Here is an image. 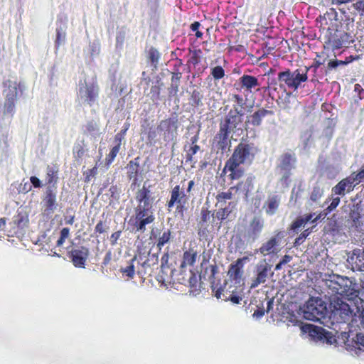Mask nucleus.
<instances>
[{"label":"nucleus","mask_w":364,"mask_h":364,"mask_svg":"<svg viewBox=\"0 0 364 364\" xmlns=\"http://www.w3.org/2000/svg\"><path fill=\"white\" fill-rule=\"evenodd\" d=\"M340 202H341V198H340L339 196L333 198L331 200V203L326 208V211H327V213H330L333 210H335L337 208V206L339 205Z\"/></svg>","instance_id":"052dcab7"},{"label":"nucleus","mask_w":364,"mask_h":364,"mask_svg":"<svg viewBox=\"0 0 364 364\" xmlns=\"http://www.w3.org/2000/svg\"><path fill=\"white\" fill-rule=\"evenodd\" d=\"M146 225H148V223L144 218H142V219L130 218L128 221V225L131 227V229L129 230L131 232H144Z\"/></svg>","instance_id":"c85d7f7f"},{"label":"nucleus","mask_w":364,"mask_h":364,"mask_svg":"<svg viewBox=\"0 0 364 364\" xmlns=\"http://www.w3.org/2000/svg\"><path fill=\"white\" fill-rule=\"evenodd\" d=\"M239 84L241 89L252 92V89L260 85L257 77L250 75H243L239 78Z\"/></svg>","instance_id":"393cba45"},{"label":"nucleus","mask_w":364,"mask_h":364,"mask_svg":"<svg viewBox=\"0 0 364 364\" xmlns=\"http://www.w3.org/2000/svg\"><path fill=\"white\" fill-rule=\"evenodd\" d=\"M4 87V95H5V101L16 102L18 95V92H23L25 90V85L21 82L11 81L7 80L3 82Z\"/></svg>","instance_id":"f3484780"},{"label":"nucleus","mask_w":364,"mask_h":364,"mask_svg":"<svg viewBox=\"0 0 364 364\" xmlns=\"http://www.w3.org/2000/svg\"><path fill=\"white\" fill-rule=\"evenodd\" d=\"M339 338H341V340H343L344 344H345V346H346V349L347 350H350V349H351V346H350V341H351V338H350V334L348 332H341L340 336H338Z\"/></svg>","instance_id":"6e6d98bb"},{"label":"nucleus","mask_w":364,"mask_h":364,"mask_svg":"<svg viewBox=\"0 0 364 364\" xmlns=\"http://www.w3.org/2000/svg\"><path fill=\"white\" fill-rule=\"evenodd\" d=\"M274 112L268 110L264 108H259L255 111L252 114L246 116L245 121V129L247 132L251 133L253 132L255 134V130L250 128V125L253 127H259L262 125L263 119L267 115H273Z\"/></svg>","instance_id":"ddd939ff"},{"label":"nucleus","mask_w":364,"mask_h":364,"mask_svg":"<svg viewBox=\"0 0 364 364\" xmlns=\"http://www.w3.org/2000/svg\"><path fill=\"white\" fill-rule=\"evenodd\" d=\"M183 117L184 116L179 118L178 113L174 111L171 112L168 118L161 120L157 127L159 130L164 132L163 139L164 141H173V150L177 141L178 129Z\"/></svg>","instance_id":"39448f33"},{"label":"nucleus","mask_w":364,"mask_h":364,"mask_svg":"<svg viewBox=\"0 0 364 364\" xmlns=\"http://www.w3.org/2000/svg\"><path fill=\"white\" fill-rule=\"evenodd\" d=\"M229 135L230 134L228 132L220 129V133L216 136V137L218 136L219 140L214 146L215 149H217V153L220 151L222 155L224 154L228 145Z\"/></svg>","instance_id":"c756f323"},{"label":"nucleus","mask_w":364,"mask_h":364,"mask_svg":"<svg viewBox=\"0 0 364 364\" xmlns=\"http://www.w3.org/2000/svg\"><path fill=\"white\" fill-rule=\"evenodd\" d=\"M68 28V18L63 14H60L58 16L56 21V28H55V48L56 50L58 48L64 45L66 41V31Z\"/></svg>","instance_id":"dca6fc26"},{"label":"nucleus","mask_w":364,"mask_h":364,"mask_svg":"<svg viewBox=\"0 0 364 364\" xmlns=\"http://www.w3.org/2000/svg\"><path fill=\"white\" fill-rule=\"evenodd\" d=\"M339 68L338 59L335 58L328 60L327 64L321 69V72L326 76H328L333 72L338 70Z\"/></svg>","instance_id":"4c0bfd02"},{"label":"nucleus","mask_w":364,"mask_h":364,"mask_svg":"<svg viewBox=\"0 0 364 364\" xmlns=\"http://www.w3.org/2000/svg\"><path fill=\"white\" fill-rule=\"evenodd\" d=\"M160 58L161 53L159 51L154 47H150L148 50V60L151 63L153 71L157 70Z\"/></svg>","instance_id":"473e14b6"},{"label":"nucleus","mask_w":364,"mask_h":364,"mask_svg":"<svg viewBox=\"0 0 364 364\" xmlns=\"http://www.w3.org/2000/svg\"><path fill=\"white\" fill-rule=\"evenodd\" d=\"M347 261L352 265L353 271L364 272V248L354 249Z\"/></svg>","instance_id":"4be33fe9"},{"label":"nucleus","mask_w":364,"mask_h":364,"mask_svg":"<svg viewBox=\"0 0 364 364\" xmlns=\"http://www.w3.org/2000/svg\"><path fill=\"white\" fill-rule=\"evenodd\" d=\"M301 331L306 333L309 339L316 343H326L328 345L337 344V339L332 332L327 331L323 327L313 324L303 325Z\"/></svg>","instance_id":"423d86ee"},{"label":"nucleus","mask_w":364,"mask_h":364,"mask_svg":"<svg viewBox=\"0 0 364 364\" xmlns=\"http://www.w3.org/2000/svg\"><path fill=\"white\" fill-rule=\"evenodd\" d=\"M264 228V220L259 216H254L247 230V241L254 242L259 237Z\"/></svg>","instance_id":"aec40b11"},{"label":"nucleus","mask_w":364,"mask_h":364,"mask_svg":"<svg viewBox=\"0 0 364 364\" xmlns=\"http://www.w3.org/2000/svg\"><path fill=\"white\" fill-rule=\"evenodd\" d=\"M203 94L201 90H198V88H195L191 92V96L189 98V104L195 107H200L203 106Z\"/></svg>","instance_id":"7c9ffc66"},{"label":"nucleus","mask_w":364,"mask_h":364,"mask_svg":"<svg viewBox=\"0 0 364 364\" xmlns=\"http://www.w3.org/2000/svg\"><path fill=\"white\" fill-rule=\"evenodd\" d=\"M13 222L18 229L23 230L28 228L29 225L28 213L23 209L18 208L16 215L13 218Z\"/></svg>","instance_id":"a878e982"},{"label":"nucleus","mask_w":364,"mask_h":364,"mask_svg":"<svg viewBox=\"0 0 364 364\" xmlns=\"http://www.w3.org/2000/svg\"><path fill=\"white\" fill-rule=\"evenodd\" d=\"M314 128L309 127L301 134L300 140L303 149L306 150L310 147V144L313 141Z\"/></svg>","instance_id":"72a5a7b5"},{"label":"nucleus","mask_w":364,"mask_h":364,"mask_svg":"<svg viewBox=\"0 0 364 364\" xmlns=\"http://www.w3.org/2000/svg\"><path fill=\"white\" fill-rule=\"evenodd\" d=\"M292 259V257L289 255H285L282 257L279 262L275 265L274 270H280L282 268V266L289 263Z\"/></svg>","instance_id":"bf43d9fd"},{"label":"nucleus","mask_w":364,"mask_h":364,"mask_svg":"<svg viewBox=\"0 0 364 364\" xmlns=\"http://www.w3.org/2000/svg\"><path fill=\"white\" fill-rule=\"evenodd\" d=\"M327 287L332 289L336 294L346 297L351 300L357 297L359 294V286L353 277H348L338 274H332L326 281Z\"/></svg>","instance_id":"f257e3e1"},{"label":"nucleus","mask_w":364,"mask_h":364,"mask_svg":"<svg viewBox=\"0 0 364 364\" xmlns=\"http://www.w3.org/2000/svg\"><path fill=\"white\" fill-rule=\"evenodd\" d=\"M84 146V141H80L76 142L73 148L74 158L75 159V161L79 164L81 162L82 156L85 152Z\"/></svg>","instance_id":"58836bf2"},{"label":"nucleus","mask_w":364,"mask_h":364,"mask_svg":"<svg viewBox=\"0 0 364 364\" xmlns=\"http://www.w3.org/2000/svg\"><path fill=\"white\" fill-rule=\"evenodd\" d=\"M323 188L318 183H315L311 193V200L317 202L323 196Z\"/></svg>","instance_id":"a19ab883"},{"label":"nucleus","mask_w":364,"mask_h":364,"mask_svg":"<svg viewBox=\"0 0 364 364\" xmlns=\"http://www.w3.org/2000/svg\"><path fill=\"white\" fill-rule=\"evenodd\" d=\"M279 205V199L277 196H272L267 201V213L273 215L276 213Z\"/></svg>","instance_id":"ea45409f"},{"label":"nucleus","mask_w":364,"mask_h":364,"mask_svg":"<svg viewBox=\"0 0 364 364\" xmlns=\"http://www.w3.org/2000/svg\"><path fill=\"white\" fill-rule=\"evenodd\" d=\"M242 121L241 114L237 112V107L234 106L233 109H230L225 116L224 121L220 124V129L228 134H230L232 132H235L237 130L242 131V129L238 126Z\"/></svg>","instance_id":"f8f14e48"},{"label":"nucleus","mask_w":364,"mask_h":364,"mask_svg":"<svg viewBox=\"0 0 364 364\" xmlns=\"http://www.w3.org/2000/svg\"><path fill=\"white\" fill-rule=\"evenodd\" d=\"M120 149V146L119 144H115L112 149L110 150L107 157L106 158V165L109 166L112 161H114V158L116 157L117 153L119 152Z\"/></svg>","instance_id":"8fccbe9b"},{"label":"nucleus","mask_w":364,"mask_h":364,"mask_svg":"<svg viewBox=\"0 0 364 364\" xmlns=\"http://www.w3.org/2000/svg\"><path fill=\"white\" fill-rule=\"evenodd\" d=\"M355 309H352L349 304L338 299L331 303L328 311V319L336 323H346L350 318L355 320L354 316Z\"/></svg>","instance_id":"20e7f679"},{"label":"nucleus","mask_w":364,"mask_h":364,"mask_svg":"<svg viewBox=\"0 0 364 364\" xmlns=\"http://www.w3.org/2000/svg\"><path fill=\"white\" fill-rule=\"evenodd\" d=\"M58 177L55 175V171L51 168H48L47 171V177H46V184L48 186L55 185L57 183Z\"/></svg>","instance_id":"3c124183"},{"label":"nucleus","mask_w":364,"mask_h":364,"mask_svg":"<svg viewBox=\"0 0 364 364\" xmlns=\"http://www.w3.org/2000/svg\"><path fill=\"white\" fill-rule=\"evenodd\" d=\"M90 54L92 56L97 55L100 53V45L98 41H95L90 44Z\"/></svg>","instance_id":"69168bd1"},{"label":"nucleus","mask_w":364,"mask_h":364,"mask_svg":"<svg viewBox=\"0 0 364 364\" xmlns=\"http://www.w3.org/2000/svg\"><path fill=\"white\" fill-rule=\"evenodd\" d=\"M242 274V267L236 266L235 262L230 265L228 275L232 280L235 281V284H239L240 283Z\"/></svg>","instance_id":"2f4dec72"},{"label":"nucleus","mask_w":364,"mask_h":364,"mask_svg":"<svg viewBox=\"0 0 364 364\" xmlns=\"http://www.w3.org/2000/svg\"><path fill=\"white\" fill-rule=\"evenodd\" d=\"M98 95L99 87L93 79L91 81L85 80L84 82L79 84V97L90 106L97 100Z\"/></svg>","instance_id":"9d476101"},{"label":"nucleus","mask_w":364,"mask_h":364,"mask_svg":"<svg viewBox=\"0 0 364 364\" xmlns=\"http://www.w3.org/2000/svg\"><path fill=\"white\" fill-rule=\"evenodd\" d=\"M296 157L295 154L291 152H285L280 156L278 159L277 169L282 174L281 181L283 183L288 185L291 171L296 166Z\"/></svg>","instance_id":"6e6552de"},{"label":"nucleus","mask_w":364,"mask_h":364,"mask_svg":"<svg viewBox=\"0 0 364 364\" xmlns=\"http://www.w3.org/2000/svg\"><path fill=\"white\" fill-rule=\"evenodd\" d=\"M150 210L151 208L138 205L134 210L135 214L131 218L142 219V218H144L148 215V213L150 212Z\"/></svg>","instance_id":"c03bdc74"},{"label":"nucleus","mask_w":364,"mask_h":364,"mask_svg":"<svg viewBox=\"0 0 364 364\" xmlns=\"http://www.w3.org/2000/svg\"><path fill=\"white\" fill-rule=\"evenodd\" d=\"M180 86V83L171 82L170 87H168V96L171 97H177V94L178 92V88Z\"/></svg>","instance_id":"680f3d73"},{"label":"nucleus","mask_w":364,"mask_h":364,"mask_svg":"<svg viewBox=\"0 0 364 364\" xmlns=\"http://www.w3.org/2000/svg\"><path fill=\"white\" fill-rule=\"evenodd\" d=\"M171 238V231L168 230L163 233V235L159 237L158 242L156 244V247L159 249V252L161 251V247L168 242Z\"/></svg>","instance_id":"de8ad7c7"},{"label":"nucleus","mask_w":364,"mask_h":364,"mask_svg":"<svg viewBox=\"0 0 364 364\" xmlns=\"http://www.w3.org/2000/svg\"><path fill=\"white\" fill-rule=\"evenodd\" d=\"M356 186L354 179L350 176L340 181L335 186L332 188V193L333 195L344 196L346 193H349L353 191Z\"/></svg>","instance_id":"412c9836"},{"label":"nucleus","mask_w":364,"mask_h":364,"mask_svg":"<svg viewBox=\"0 0 364 364\" xmlns=\"http://www.w3.org/2000/svg\"><path fill=\"white\" fill-rule=\"evenodd\" d=\"M15 103L16 102L5 101L4 105V114L8 115L11 118L15 113Z\"/></svg>","instance_id":"49530a36"},{"label":"nucleus","mask_w":364,"mask_h":364,"mask_svg":"<svg viewBox=\"0 0 364 364\" xmlns=\"http://www.w3.org/2000/svg\"><path fill=\"white\" fill-rule=\"evenodd\" d=\"M32 188V185L28 181L24 182V180L23 182L20 184L18 187V192L23 193H27L29 192Z\"/></svg>","instance_id":"338daca9"},{"label":"nucleus","mask_w":364,"mask_h":364,"mask_svg":"<svg viewBox=\"0 0 364 364\" xmlns=\"http://www.w3.org/2000/svg\"><path fill=\"white\" fill-rule=\"evenodd\" d=\"M253 177L249 176L246 178L245 181L240 182L236 186L231 187L230 189H236L245 193L247 196L248 193L253 189Z\"/></svg>","instance_id":"f704fd0d"},{"label":"nucleus","mask_w":364,"mask_h":364,"mask_svg":"<svg viewBox=\"0 0 364 364\" xmlns=\"http://www.w3.org/2000/svg\"><path fill=\"white\" fill-rule=\"evenodd\" d=\"M301 310L306 320L321 322L328 318L327 303L320 297H310Z\"/></svg>","instance_id":"7ed1b4c3"},{"label":"nucleus","mask_w":364,"mask_h":364,"mask_svg":"<svg viewBox=\"0 0 364 364\" xmlns=\"http://www.w3.org/2000/svg\"><path fill=\"white\" fill-rule=\"evenodd\" d=\"M97 173V166L95 165L92 168L87 169L83 174L85 175V182L88 183L91 176H95Z\"/></svg>","instance_id":"e2e57ef3"},{"label":"nucleus","mask_w":364,"mask_h":364,"mask_svg":"<svg viewBox=\"0 0 364 364\" xmlns=\"http://www.w3.org/2000/svg\"><path fill=\"white\" fill-rule=\"evenodd\" d=\"M272 264L266 259L260 260L255 266V278L252 280L251 288H256L261 284H264L268 278H272L274 272L272 271Z\"/></svg>","instance_id":"1a4fd4ad"},{"label":"nucleus","mask_w":364,"mask_h":364,"mask_svg":"<svg viewBox=\"0 0 364 364\" xmlns=\"http://www.w3.org/2000/svg\"><path fill=\"white\" fill-rule=\"evenodd\" d=\"M230 248L233 250L235 252L237 250H244L245 247V240L242 238V235L240 233L233 235L230 240ZM232 250H231L232 252Z\"/></svg>","instance_id":"c9c22d12"},{"label":"nucleus","mask_w":364,"mask_h":364,"mask_svg":"<svg viewBox=\"0 0 364 364\" xmlns=\"http://www.w3.org/2000/svg\"><path fill=\"white\" fill-rule=\"evenodd\" d=\"M211 75L215 80H219L225 76V70L220 65L211 68Z\"/></svg>","instance_id":"09e8293b"},{"label":"nucleus","mask_w":364,"mask_h":364,"mask_svg":"<svg viewBox=\"0 0 364 364\" xmlns=\"http://www.w3.org/2000/svg\"><path fill=\"white\" fill-rule=\"evenodd\" d=\"M126 33L124 31H119L117 33L116 36V48H121L125 40Z\"/></svg>","instance_id":"13d9d810"},{"label":"nucleus","mask_w":364,"mask_h":364,"mask_svg":"<svg viewBox=\"0 0 364 364\" xmlns=\"http://www.w3.org/2000/svg\"><path fill=\"white\" fill-rule=\"evenodd\" d=\"M117 66L112 65L109 70V79L111 81L112 95L115 97L120 96L125 87L124 85L120 83L119 79L117 77Z\"/></svg>","instance_id":"5701e85b"},{"label":"nucleus","mask_w":364,"mask_h":364,"mask_svg":"<svg viewBox=\"0 0 364 364\" xmlns=\"http://www.w3.org/2000/svg\"><path fill=\"white\" fill-rule=\"evenodd\" d=\"M318 164L321 174L331 180L336 178L342 169L339 163H331L325 160L321 161V157L318 159Z\"/></svg>","instance_id":"6ab92c4d"},{"label":"nucleus","mask_w":364,"mask_h":364,"mask_svg":"<svg viewBox=\"0 0 364 364\" xmlns=\"http://www.w3.org/2000/svg\"><path fill=\"white\" fill-rule=\"evenodd\" d=\"M353 8L360 12V15L364 17V0H358L353 4Z\"/></svg>","instance_id":"774afa93"},{"label":"nucleus","mask_w":364,"mask_h":364,"mask_svg":"<svg viewBox=\"0 0 364 364\" xmlns=\"http://www.w3.org/2000/svg\"><path fill=\"white\" fill-rule=\"evenodd\" d=\"M57 186H47L42 196V204L44 208L43 215L50 218L58 207L57 203Z\"/></svg>","instance_id":"9b49d317"},{"label":"nucleus","mask_w":364,"mask_h":364,"mask_svg":"<svg viewBox=\"0 0 364 364\" xmlns=\"http://www.w3.org/2000/svg\"><path fill=\"white\" fill-rule=\"evenodd\" d=\"M99 131V125L95 120H90L85 124V133H87L92 136H95L98 134Z\"/></svg>","instance_id":"79ce46f5"},{"label":"nucleus","mask_w":364,"mask_h":364,"mask_svg":"<svg viewBox=\"0 0 364 364\" xmlns=\"http://www.w3.org/2000/svg\"><path fill=\"white\" fill-rule=\"evenodd\" d=\"M136 200L140 203L139 205L152 208L151 203L154 198H151L150 191L144 185L142 188L138 191Z\"/></svg>","instance_id":"bb28decb"},{"label":"nucleus","mask_w":364,"mask_h":364,"mask_svg":"<svg viewBox=\"0 0 364 364\" xmlns=\"http://www.w3.org/2000/svg\"><path fill=\"white\" fill-rule=\"evenodd\" d=\"M89 254V249L84 246L73 247L68 250V257L73 265L77 268H85Z\"/></svg>","instance_id":"4468645a"},{"label":"nucleus","mask_w":364,"mask_h":364,"mask_svg":"<svg viewBox=\"0 0 364 364\" xmlns=\"http://www.w3.org/2000/svg\"><path fill=\"white\" fill-rule=\"evenodd\" d=\"M284 237L283 232H278L276 235L272 237L268 241L263 243L262 246L255 250V253H260L263 255L277 254V247L279 246L282 238Z\"/></svg>","instance_id":"a211bd4d"},{"label":"nucleus","mask_w":364,"mask_h":364,"mask_svg":"<svg viewBox=\"0 0 364 364\" xmlns=\"http://www.w3.org/2000/svg\"><path fill=\"white\" fill-rule=\"evenodd\" d=\"M338 36L343 43H350L354 42L353 36L349 33L343 32Z\"/></svg>","instance_id":"0e129e2a"},{"label":"nucleus","mask_w":364,"mask_h":364,"mask_svg":"<svg viewBox=\"0 0 364 364\" xmlns=\"http://www.w3.org/2000/svg\"><path fill=\"white\" fill-rule=\"evenodd\" d=\"M258 149L253 143L240 142L235 148L233 154L229 160L239 164H250L253 161Z\"/></svg>","instance_id":"0eeeda50"},{"label":"nucleus","mask_w":364,"mask_h":364,"mask_svg":"<svg viewBox=\"0 0 364 364\" xmlns=\"http://www.w3.org/2000/svg\"><path fill=\"white\" fill-rule=\"evenodd\" d=\"M196 257L197 252L193 250H190L188 251L184 252L183 259L185 260V262H187L188 264L193 266L196 262Z\"/></svg>","instance_id":"37998d69"},{"label":"nucleus","mask_w":364,"mask_h":364,"mask_svg":"<svg viewBox=\"0 0 364 364\" xmlns=\"http://www.w3.org/2000/svg\"><path fill=\"white\" fill-rule=\"evenodd\" d=\"M136 259L135 256L132 260L131 264L125 268H122L121 272L126 274L129 278H133L134 275V265L133 264L134 261Z\"/></svg>","instance_id":"864d4df0"},{"label":"nucleus","mask_w":364,"mask_h":364,"mask_svg":"<svg viewBox=\"0 0 364 364\" xmlns=\"http://www.w3.org/2000/svg\"><path fill=\"white\" fill-rule=\"evenodd\" d=\"M238 163H236L235 161L228 160L225 166V169H228L229 171H230V177L232 180L239 179L241 178L244 174V170L241 168H239Z\"/></svg>","instance_id":"cd10ccee"},{"label":"nucleus","mask_w":364,"mask_h":364,"mask_svg":"<svg viewBox=\"0 0 364 364\" xmlns=\"http://www.w3.org/2000/svg\"><path fill=\"white\" fill-rule=\"evenodd\" d=\"M310 231L309 229L307 230H305L304 231H303L299 237H297L296 239H295V241L294 242V245L295 247L296 246H299L300 245H301L304 240H306V238L308 237V235L310 234Z\"/></svg>","instance_id":"4d7b16f0"},{"label":"nucleus","mask_w":364,"mask_h":364,"mask_svg":"<svg viewBox=\"0 0 364 364\" xmlns=\"http://www.w3.org/2000/svg\"><path fill=\"white\" fill-rule=\"evenodd\" d=\"M355 312L354 314V316H355V321H357V318H358L360 322V325L364 328V305L363 304H361V305L355 304Z\"/></svg>","instance_id":"a18cd8bd"},{"label":"nucleus","mask_w":364,"mask_h":364,"mask_svg":"<svg viewBox=\"0 0 364 364\" xmlns=\"http://www.w3.org/2000/svg\"><path fill=\"white\" fill-rule=\"evenodd\" d=\"M356 199L352 200L353 205L350 208L349 217L352 220V225L362 230L363 220L364 219V202L362 200L356 202Z\"/></svg>","instance_id":"2eb2a0df"},{"label":"nucleus","mask_w":364,"mask_h":364,"mask_svg":"<svg viewBox=\"0 0 364 364\" xmlns=\"http://www.w3.org/2000/svg\"><path fill=\"white\" fill-rule=\"evenodd\" d=\"M310 68L304 67V69L298 68L294 71L287 68L280 71L277 74V80L279 82L280 88L286 92V87L292 89L294 91L298 90L302 82L308 80V71Z\"/></svg>","instance_id":"f03ea898"},{"label":"nucleus","mask_w":364,"mask_h":364,"mask_svg":"<svg viewBox=\"0 0 364 364\" xmlns=\"http://www.w3.org/2000/svg\"><path fill=\"white\" fill-rule=\"evenodd\" d=\"M350 176L354 179V182L356 183V185L364 181V165L360 168L358 172H354Z\"/></svg>","instance_id":"5fc2aeb1"},{"label":"nucleus","mask_w":364,"mask_h":364,"mask_svg":"<svg viewBox=\"0 0 364 364\" xmlns=\"http://www.w3.org/2000/svg\"><path fill=\"white\" fill-rule=\"evenodd\" d=\"M139 159L140 158L138 156L134 160L130 161L127 165V168H129L128 176L130 179L134 178V181L137 180L139 167Z\"/></svg>","instance_id":"e433bc0d"},{"label":"nucleus","mask_w":364,"mask_h":364,"mask_svg":"<svg viewBox=\"0 0 364 364\" xmlns=\"http://www.w3.org/2000/svg\"><path fill=\"white\" fill-rule=\"evenodd\" d=\"M210 274L208 276V280L210 283V288L212 289V291H215V276L218 272V266L215 264L210 265Z\"/></svg>","instance_id":"603ef678"},{"label":"nucleus","mask_w":364,"mask_h":364,"mask_svg":"<svg viewBox=\"0 0 364 364\" xmlns=\"http://www.w3.org/2000/svg\"><path fill=\"white\" fill-rule=\"evenodd\" d=\"M350 348L349 351L354 352L359 357L364 358V334L357 333L351 338Z\"/></svg>","instance_id":"b1692460"}]
</instances>
